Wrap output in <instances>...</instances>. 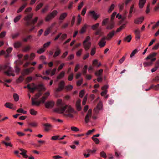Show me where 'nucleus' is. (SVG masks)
<instances>
[{"instance_id":"nucleus-1","label":"nucleus","mask_w":159,"mask_h":159,"mask_svg":"<svg viewBox=\"0 0 159 159\" xmlns=\"http://www.w3.org/2000/svg\"><path fill=\"white\" fill-rule=\"evenodd\" d=\"M102 24V26L106 25V29L108 30L112 29L115 26L114 20H103Z\"/></svg>"},{"instance_id":"nucleus-2","label":"nucleus","mask_w":159,"mask_h":159,"mask_svg":"<svg viewBox=\"0 0 159 159\" xmlns=\"http://www.w3.org/2000/svg\"><path fill=\"white\" fill-rule=\"evenodd\" d=\"M65 83L64 81H61L58 84V88L55 89L56 92L61 91L64 88Z\"/></svg>"},{"instance_id":"nucleus-3","label":"nucleus","mask_w":159,"mask_h":159,"mask_svg":"<svg viewBox=\"0 0 159 159\" xmlns=\"http://www.w3.org/2000/svg\"><path fill=\"white\" fill-rule=\"evenodd\" d=\"M90 15L95 20H97L99 17L100 15L98 14L94 11H90L89 12Z\"/></svg>"},{"instance_id":"nucleus-4","label":"nucleus","mask_w":159,"mask_h":159,"mask_svg":"<svg viewBox=\"0 0 159 159\" xmlns=\"http://www.w3.org/2000/svg\"><path fill=\"white\" fill-rule=\"evenodd\" d=\"M92 109H89L84 118L85 122L86 123H87L89 122V117H91L92 116Z\"/></svg>"},{"instance_id":"nucleus-5","label":"nucleus","mask_w":159,"mask_h":159,"mask_svg":"<svg viewBox=\"0 0 159 159\" xmlns=\"http://www.w3.org/2000/svg\"><path fill=\"white\" fill-rule=\"evenodd\" d=\"M102 108V102L100 101L97 104V106L94 109V111L96 113L99 112V111L101 110Z\"/></svg>"},{"instance_id":"nucleus-6","label":"nucleus","mask_w":159,"mask_h":159,"mask_svg":"<svg viewBox=\"0 0 159 159\" xmlns=\"http://www.w3.org/2000/svg\"><path fill=\"white\" fill-rule=\"evenodd\" d=\"M57 13V11L56 10H54L51 13L48 15L47 16V18H46L45 20H49L50 19H52L53 18L56 16Z\"/></svg>"},{"instance_id":"nucleus-7","label":"nucleus","mask_w":159,"mask_h":159,"mask_svg":"<svg viewBox=\"0 0 159 159\" xmlns=\"http://www.w3.org/2000/svg\"><path fill=\"white\" fill-rule=\"evenodd\" d=\"M45 106L47 108H52L54 105V102L52 101H47L45 103Z\"/></svg>"},{"instance_id":"nucleus-8","label":"nucleus","mask_w":159,"mask_h":159,"mask_svg":"<svg viewBox=\"0 0 159 159\" xmlns=\"http://www.w3.org/2000/svg\"><path fill=\"white\" fill-rule=\"evenodd\" d=\"M115 33V30H113L111 31L107 35V37H105L106 39L107 40H110L113 38L114 35Z\"/></svg>"},{"instance_id":"nucleus-9","label":"nucleus","mask_w":159,"mask_h":159,"mask_svg":"<svg viewBox=\"0 0 159 159\" xmlns=\"http://www.w3.org/2000/svg\"><path fill=\"white\" fill-rule=\"evenodd\" d=\"M152 89H153L154 90L156 91L159 90V84H157L156 85L152 84L148 89H146L145 90L148 91Z\"/></svg>"},{"instance_id":"nucleus-10","label":"nucleus","mask_w":159,"mask_h":159,"mask_svg":"<svg viewBox=\"0 0 159 159\" xmlns=\"http://www.w3.org/2000/svg\"><path fill=\"white\" fill-rule=\"evenodd\" d=\"M36 88H37V89H39L38 91H41V92L42 91H45L46 90V88L44 87L43 84H39L38 85H36Z\"/></svg>"},{"instance_id":"nucleus-11","label":"nucleus","mask_w":159,"mask_h":159,"mask_svg":"<svg viewBox=\"0 0 159 159\" xmlns=\"http://www.w3.org/2000/svg\"><path fill=\"white\" fill-rule=\"evenodd\" d=\"M106 38L105 36L103 37L100 40V41L98 43V45L100 46V48L104 47L106 45V42L105 41Z\"/></svg>"},{"instance_id":"nucleus-12","label":"nucleus","mask_w":159,"mask_h":159,"mask_svg":"<svg viewBox=\"0 0 159 159\" xmlns=\"http://www.w3.org/2000/svg\"><path fill=\"white\" fill-rule=\"evenodd\" d=\"M156 59V58L152 59L151 60V61L148 62H144L143 63L144 67L148 66H150L153 64V62Z\"/></svg>"},{"instance_id":"nucleus-13","label":"nucleus","mask_w":159,"mask_h":159,"mask_svg":"<svg viewBox=\"0 0 159 159\" xmlns=\"http://www.w3.org/2000/svg\"><path fill=\"white\" fill-rule=\"evenodd\" d=\"M157 55V53L156 52L151 53L149 54V55L146 57V59L147 60L150 59L151 60H151L152 59L156 58L154 57H156Z\"/></svg>"},{"instance_id":"nucleus-14","label":"nucleus","mask_w":159,"mask_h":159,"mask_svg":"<svg viewBox=\"0 0 159 159\" xmlns=\"http://www.w3.org/2000/svg\"><path fill=\"white\" fill-rule=\"evenodd\" d=\"M43 125L45 127L44 130L45 131H48L50 130V128L52 127V126L49 123L44 124H43Z\"/></svg>"},{"instance_id":"nucleus-15","label":"nucleus","mask_w":159,"mask_h":159,"mask_svg":"<svg viewBox=\"0 0 159 159\" xmlns=\"http://www.w3.org/2000/svg\"><path fill=\"white\" fill-rule=\"evenodd\" d=\"M19 150L22 151V152L20 153V154L23 156L24 157L27 158L28 157V156L26 154L27 151L23 148H20Z\"/></svg>"},{"instance_id":"nucleus-16","label":"nucleus","mask_w":159,"mask_h":159,"mask_svg":"<svg viewBox=\"0 0 159 159\" xmlns=\"http://www.w3.org/2000/svg\"><path fill=\"white\" fill-rule=\"evenodd\" d=\"M80 99H78L76 101L75 104L77 110L78 111H80L82 109V107L80 106Z\"/></svg>"},{"instance_id":"nucleus-17","label":"nucleus","mask_w":159,"mask_h":159,"mask_svg":"<svg viewBox=\"0 0 159 159\" xmlns=\"http://www.w3.org/2000/svg\"><path fill=\"white\" fill-rule=\"evenodd\" d=\"M25 25L26 26H34V24L37 22V20H27Z\"/></svg>"},{"instance_id":"nucleus-18","label":"nucleus","mask_w":159,"mask_h":159,"mask_svg":"<svg viewBox=\"0 0 159 159\" xmlns=\"http://www.w3.org/2000/svg\"><path fill=\"white\" fill-rule=\"evenodd\" d=\"M61 52V49L58 46H57L56 47V50L53 56V57L55 58L58 56Z\"/></svg>"},{"instance_id":"nucleus-19","label":"nucleus","mask_w":159,"mask_h":159,"mask_svg":"<svg viewBox=\"0 0 159 159\" xmlns=\"http://www.w3.org/2000/svg\"><path fill=\"white\" fill-rule=\"evenodd\" d=\"M27 88H28L30 91V92L33 93L34 92V91L35 90H36L37 89V88H36V86L33 88H31L30 87V84H28L27 85Z\"/></svg>"},{"instance_id":"nucleus-20","label":"nucleus","mask_w":159,"mask_h":159,"mask_svg":"<svg viewBox=\"0 0 159 159\" xmlns=\"http://www.w3.org/2000/svg\"><path fill=\"white\" fill-rule=\"evenodd\" d=\"M83 44L84 46V49L86 51L88 50L90 48L91 46V43L90 42H88L87 44L83 43Z\"/></svg>"},{"instance_id":"nucleus-21","label":"nucleus","mask_w":159,"mask_h":159,"mask_svg":"<svg viewBox=\"0 0 159 159\" xmlns=\"http://www.w3.org/2000/svg\"><path fill=\"white\" fill-rule=\"evenodd\" d=\"M67 110L66 111V113H73L74 111V110L73 108L70 105H68L67 108Z\"/></svg>"},{"instance_id":"nucleus-22","label":"nucleus","mask_w":159,"mask_h":159,"mask_svg":"<svg viewBox=\"0 0 159 159\" xmlns=\"http://www.w3.org/2000/svg\"><path fill=\"white\" fill-rule=\"evenodd\" d=\"M31 99L32 101V104L33 105H35L37 106H39L40 104L41 103V102L39 101H35L34 100V98L33 97H32Z\"/></svg>"},{"instance_id":"nucleus-23","label":"nucleus","mask_w":159,"mask_h":159,"mask_svg":"<svg viewBox=\"0 0 159 159\" xmlns=\"http://www.w3.org/2000/svg\"><path fill=\"white\" fill-rule=\"evenodd\" d=\"M132 39V37L131 35H129L127 37H125L123 39V41L125 42H130Z\"/></svg>"},{"instance_id":"nucleus-24","label":"nucleus","mask_w":159,"mask_h":159,"mask_svg":"<svg viewBox=\"0 0 159 159\" xmlns=\"http://www.w3.org/2000/svg\"><path fill=\"white\" fill-rule=\"evenodd\" d=\"M6 107L10 109L13 108V104L10 102H6L4 105Z\"/></svg>"},{"instance_id":"nucleus-25","label":"nucleus","mask_w":159,"mask_h":159,"mask_svg":"<svg viewBox=\"0 0 159 159\" xmlns=\"http://www.w3.org/2000/svg\"><path fill=\"white\" fill-rule=\"evenodd\" d=\"M134 5H133L130 7V10L129 12V13L128 16V19H129L130 18L132 14L134 11Z\"/></svg>"},{"instance_id":"nucleus-26","label":"nucleus","mask_w":159,"mask_h":159,"mask_svg":"<svg viewBox=\"0 0 159 159\" xmlns=\"http://www.w3.org/2000/svg\"><path fill=\"white\" fill-rule=\"evenodd\" d=\"M14 47L15 48H19L21 46V43L20 42H15L13 44Z\"/></svg>"},{"instance_id":"nucleus-27","label":"nucleus","mask_w":159,"mask_h":159,"mask_svg":"<svg viewBox=\"0 0 159 159\" xmlns=\"http://www.w3.org/2000/svg\"><path fill=\"white\" fill-rule=\"evenodd\" d=\"M65 75V72L64 71H61L57 77V80H59L63 78Z\"/></svg>"},{"instance_id":"nucleus-28","label":"nucleus","mask_w":159,"mask_h":159,"mask_svg":"<svg viewBox=\"0 0 159 159\" xmlns=\"http://www.w3.org/2000/svg\"><path fill=\"white\" fill-rule=\"evenodd\" d=\"M146 0H140L139 2V6L140 8H142L144 6Z\"/></svg>"},{"instance_id":"nucleus-29","label":"nucleus","mask_w":159,"mask_h":159,"mask_svg":"<svg viewBox=\"0 0 159 159\" xmlns=\"http://www.w3.org/2000/svg\"><path fill=\"white\" fill-rule=\"evenodd\" d=\"M103 71V70L101 69L98 70L96 71L95 74L97 76H100L102 74Z\"/></svg>"},{"instance_id":"nucleus-30","label":"nucleus","mask_w":159,"mask_h":159,"mask_svg":"<svg viewBox=\"0 0 159 159\" xmlns=\"http://www.w3.org/2000/svg\"><path fill=\"white\" fill-rule=\"evenodd\" d=\"M96 30V31L95 33V35L96 36L99 35V36H101L102 34V32L101 30V29H98Z\"/></svg>"},{"instance_id":"nucleus-31","label":"nucleus","mask_w":159,"mask_h":159,"mask_svg":"<svg viewBox=\"0 0 159 159\" xmlns=\"http://www.w3.org/2000/svg\"><path fill=\"white\" fill-rule=\"evenodd\" d=\"M24 80L22 76H20L16 80V83H20L22 82Z\"/></svg>"},{"instance_id":"nucleus-32","label":"nucleus","mask_w":159,"mask_h":159,"mask_svg":"<svg viewBox=\"0 0 159 159\" xmlns=\"http://www.w3.org/2000/svg\"><path fill=\"white\" fill-rule=\"evenodd\" d=\"M27 5L26 2H25L19 8V10L17 11V13H19L22 11L23 9L26 7Z\"/></svg>"},{"instance_id":"nucleus-33","label":"nucleus","mask_w":159,"mask_h":159,"mask_svg":"<svg viewBox=\"0 0 159 159\" xmlns=\"http://www.w3.org/2000/svg\"><path fill=\"white\" fill-rule=\"evenodd\" d=\"M68 105H66L65 106L61 107L60 109V111L59 112V114H62L64 112L66 109H67Z\"/></svg>"},{"instance_id":"nucleus-34","label":"nucleus","mask_w":159,"mask_h":159,"mask_svg":"<svg viewBox=\"0 0 159 159\" xmlns=\"http://www.w3.org/2000/svg\"><path fill=\"white\" fill-rule=\"evenodd\" d=\"M29 125L30 126L32 127H36L38 126V123L36 122H33L31 123H28Z\"/></svg>"},{"instance_id":"nucleus-35","label":"nucleus","mask_w":159,"mask_h":159,"mask_svg":"<svg viewBox=\"0 0 159 159\" xmlns=\"http://www.w3.org/2000/svg\"><path fill=\"white\" fill-rule=\"evenodd\" d=\"M30 112L31 115L33 116H36L37 114V111L34 110L33 109H30Z\"/></svg>"},{"instance_id":"nucleus-36","label":"nucleus","mask_w":159,"mask_h":159,"mask_svg":"<svg viewBox=\"0 0 159 159\" xmlns=\"http://www.w3.org/2000/svg\"><path fill=\"white\" fill-rule=\"evenodd\" d=\"M14 63L16 64V66L20 65L23 64V61L20 59H18L15 61Z\"/></svg>"},{"instance_id":"nucleus-37","label":"nucleus","mask_w":159,"mask_h":159,"mask_svg":"<svg viewBox=\"0 0 159 159\" xmlns=\"http://www.w3.org/2000/svg\"><path fill=\"white\" fill-rule=\"evenodd\" d=\"M99 26V23H97L96 24L93 25H92L91 27V29L93 30H97V28Z\"/></svg>"},{"instance_id":"nucleus-38","label":"nucleus","mask_w":159,"mask_h":159,"mask_svg":"<svg viewBox=\"0 0 159 159\" xmlns=\"http://www.w3.org/2000/svg\"><path fill=\"white\" fill-rule=\"evenodd\" d=\"M127 23V20H119L117 24L118 25H123V24H125V25Z\"/></svg>"},{"instance_id":"nucleus-39","label":"nucleus","mask_w":159,"mask_h":159,"mask_svg":"<svg viewBox=\"0 0 159 159\" xmlns=\"http://www.w3.org/2000/svg\"><path fill=\"white\" fill-rule=\"evenodd\" d=\"M73 88V86L71 85H67L65 87V89L67 91H70L72 90Z\"/></svg>"},{"instance_id":"nucleus-40","label":"nucleus","mask_w":159,"mask_h":159,"mask_svg":"<svg viewBox=\"0 0 159 159\" xmlns=\"http://www.w3.org/2000/svg\"><path fill=\"white\" fill-rule=\"evenodd\" d=\"M13 97L14 101L16 102L18 101L19 100V96L17 93H14L13 94Z\"/></svg>"},{"instance_id":"nucleus-41","label":"nucleus","mask_w":159,"mask_h":159,"mask_svg":"<svg viewBox=\"0 0 159 159\" xmlns=\"http://www.w3.org/2000/svg\"><path fill=\"white\" fill-rule=\"evenodd\" d=\"M2 143L3 144H4L6 147L9 146L10 147H12L13 146L11 142L7 143L5 142V141H2Z\"/></svg>"},{"instance_id":"nucleus-42","label":"nucleus","mask_w":159,"mask_h":159,"mask_svg":"<svg viewBox=\"0 0 159 159\" xmlns=\"http://www.w3.org/2000/svg\"><path fill=\"white\" fill-rule=\"evenodd\" d=\"M125 24L121 25L120 27L117 28L116 31V32L118 33L120 32L122 29L125 28Z\"/></svg>"},{"instance_id":"nucleus-43","label":"nucleus","mask_w":159,"mask_h":159,"mask_svg":"<svg viewBox=\"0 0 159 159\" xmlns=\"http://www.w3.org/2000/svg\"><path fill=\"white\" fill-rule=\"evenodd\" d=\"M42 94V93L41 92V91H38V92L36 93L35 96V97L34 98V99H37L39 98Z\"/></svg>"},{"instance_id":"nucleus-44","label":"nucleus","mask_w":159,"mask_h":159,"mask_svg":"<svg viewBox=\"0 0 159 159\" xmlns=\"http://www.w3.org/2000/svg\"><path fill=\"white\" fill-rule=\"evenodd\" d=\"M67 16V13H64L61 14L60 17V19L61 20H62L64 19Z\"/></svg>"},{"instance_id":"nucleus-45","label":"nucleus","mask_w":159,"mask_h":159,"mask_svg":"<svg viewBox=\"0 0 159 159\" xmlns=\"http://www.w3.org/2000/svg\"><path fill=\"white\" fill-rule=\"evenodd\" d=\"M138 52V50L137 49H135L134 50L131 52V54L130 55V57H132L133 56H134L135 54Z\"/></svg>"},{"instance_id":"nucleus-46","label":"nucleus","mask_w":159,"mask_h":159,"mask_svg":"<svg viewBox=\"0 0 159 159\" xmlns=\"http://www.w3.org/2000/svg\"><path fill=\"white\" fill-rule=\"evenodd\" d=\"M45 49L44 48H41L38 50L37 52L39 54H41L45 52Z\"/></svg>"},{"instance_id":"nucleus-47","label":"nucleus","mask_w":159,"mask_h":159,"mask_svg":"<svg viewBox=\"0 0 159 159\" xmlns=\"http://www.w3.org/2000/svg\"><path fill=\"white\" fill-rule=\"evenodd\" d=\"M50 30V28H48L45 31L44 33V35L45 36H47L49 34Z\"/></svg>"},{"instance_id":"nucleus-48","label":"nucleus","mask_w":159,"mask_h":159,"mask_svg":"<svg viewBox=\"0 0 159 159\" xmlns=\"http://www.w3.org/2000/svg\"><path fill=\"white\" fill-rule=\"evenodd\" d=\"M100 155L101 157L104 158H106L107 157L106 153L104 151H103L100 152Z\"/></svg>"},{"instance_id":"nucleus-49","label":"nucleus","mask_w":159,"mask_h":159,"mask_svg":"<svg viewBox=\"0 0 159 159\" xmlns=\"http://www.w3.org/2000/svg\"><path fill=\"white\" fill-rule=\"evenodd\" d=\"M30 49V47L29 46H27L25 47L23 49L22 51L23 52H27L29 51Z\"/></svg>"},{"instance_id":"nucleus-50","label":"nucleus","mask_w":159,"mask_h":159,"mask_svg":"<svg viewBox=\"0 0 159 159\" xmlns=\"http://www.w3.org/2000/svg\"><path fill=\"white\" fill-rule=\"evenodd\" d=\"M92 139L95 142L96 144H98L99 143V140L98 138L92 137Z\"/></svg>"},{"instance_id":"nucleus-51","label":"nucleus","mask_w":159,"mask_h":159,"mask_svg":"<svg viewBox=\"0 0 159 159\" xmlns=\"http://www.w3.org/2000/svg\"><path fill=\"white\" fill-rule=\"evenodd\" d=\"M96 48L95 47L92 48L91 52L90 54L92 56H93L95 53L96 52Z\"/></svg>"},{"instance_id":"nucleus-52","label":"nucleus","mask_w":159,"mask_h":159,"mask_svg":"<svg viewBox=\"0 0 159 159\" xmlns=\"http://www.w3.org/2000/svg\"><path fill=\"white\" fill-rule=\"evenodd\" d=\"M114 4H112L108 11V12L109 13H111L112 11L114 9Z\"/></svg>"},{"instance_id":"nucleus-53","label":"nucleus","mask_w":159,"mask_h":159,"mask_svg":"<svg viewBox=\"0 0 159 159\" xmlns=\"http://www.w3.org/2000/svg\"><path fill=\"white\" fill-rule=\"evenodd\" d=\"M86 27L84 25L80 30V34H82L84 33L86 31Z\"/></svg>"},{"instance_id":"nucleus-54","label":"nucleus","mask_w":159,"mask_h":159,"mask_svg":"<svg viewBox=\"0 0 159 159\" xmlns=\"http://www.w3.org/2000/svg\"><path fill=\"white\" fill-rule=\"evenodd\" d=\"M84 94V90H82L80 91L79 92V97L80 98H82L83 97Z\"/></svg>"},{"instance_id":"nucleus-55","label":"nucleus","mask_w":159,"mask_h":159,"mask_svg":"<svg viewBox=\"0 0 159 159\" xmlns=\"http://www.w3.org/2000/svg\"><path fill=\"white\" fill-rule=\"evenodd\" d=\"M48 5L45 6L44 8L42 9L41 11V13H45L46 11H47L48 10Z\"/></svg>"},{"instance_id":"nucleus-56","label":"nucleus","mask_w":159,"mask_h":159,"mask_svg":"<svg viewBox=\"0 0 159 159\" xmlns=\"http://www.w3.org/2000/svg\"><path fill=\"white\" fill-rule=\"evenodd\" d=\"M83 81V79H81L80 80H79L76 83V85L77 86H80L82 83Z\"/></svg>"},{"instance_id":"nucleus-57","label":"nucleus","mask_w":159,"mask_h":159,"mask_svg":"<svg viewBox=\"0 0 159 159\" xmlns=\"http://www.w3.org/2000/svg\"><path fill=\"white\" fill-rule=\"evenodd\" d=\"M32 37L31 35H28L26 38L23 39V41L24 42H27L28 40L30 39Z\"/></svg>"},{"instance_id":"nucleus-58","label":"nucleus","mask_w":159,"mask_h":159,"mask_svg":"<svg viewBox=\"0 0 159 159\" xmlns=\"http://www.w3.org/2000/svg\"><path fill=\"white\" fill-rule=\"evenodd\" d=\"M70 129L71 130L75 131V132H77L79 130V129L78 128L74 127V126H72L71 127Z\"/></svg>"},{"instance_id":"nucleus-59","label":"nucleus","mask_w":159,"mask_h":159,"mask_svg":"<svg viewBox=\"0 0 159 159\" xmlns=\"http://www.w3.org/2000/svg\"><path fill=\"white\" fill-rule=\"evenodd\" d=\"M159 47V42L156 43L152 48L153 50H157Z\"/></svg>"},{"instance_id":"nucleus-60","label":"nucleus","mask_w":159,"mask_h":159,"mask_svg":"<svg viewBox=\"0 0 159 159\" xmlns=\"http://www.w3.org/2000/svg\"><path fill=\"white\" fill-rule=\"evenodd\" d=\"M127 13L126 11H125L122 15V20H124L126 19L127 17Z\"/></svg>"},{"instance_id":"nucleus-61","label":"nucleus","mask_w":159,"mask_h":159,"mask_svg":"<svg viewBox=\"0 0 159 159\" xmlns=\"http://www.w3.org/2000/svg\"><path fill=\"white\" fill-rule=\"evenodd\" d=\"M15 72L17 73H18L20 70V69L17 66H15Z\"/></svg>"},{"instance_id":"nucleus-62","label":"nucleus","mask_w":159,"mask_h":159,"mask_svg":"<svg viewBox=\"0 0 159 159\" xmlns=\"http://www.w3.org/2000/svg\"><path fill=\"white\" fill-rule=\"evenodd\" d=\"M73 79V73H71L68 76V80L69 81H71Z\"/></svg>"},{"instance_id":"nucleus-63","label":"nucleus","mask_w":159,"mask_h":159,"mask_svg":"<svg viewBox=\"0 0 159 159\" xmlns=\"http://www.w3.org/2000/svg\"><path fill=\"white\" fill-rule=\"evenodd\" d=\"M32 80V78L31 76L27 77L25 80V81L26 83H30Z\"/></svg>"},{"instance_id":"nucleus-64","label":"nucleus","mask_w":159,"mask_h":159,"mask_svg":"<svg viewBox=\"0 0 159 159\" xmlns=\"http://www.w3.org/2000/svg\"><path fill=\"white\" fill-rule=\"evenodd\" d=\"M74 55L73 54H71L70 55L67 57V61H69L71 60L74 59Z\"/></svg>"}]
</instances>
